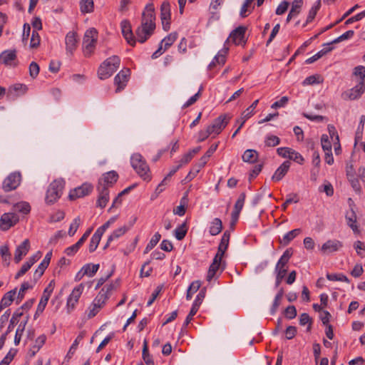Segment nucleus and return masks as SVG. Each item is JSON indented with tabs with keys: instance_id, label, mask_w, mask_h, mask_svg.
Returning <instances> with one entry per match:
<instances>
[{
	"instance_id": "16",
	"label": "nucleus",
	"mask_w": 365,
	"mask_h": 365,
	"mask_svg": "<svg viewBox=\"0 0 365 365\" xmlns=\"http://www.w3.org/2000/svg\"><path fill=\"white\" fill-rule=\"evenodd\" d=\"M52 283H53V281H51L48 286L44 289L43 291V295L41 298V300L38 303V307H37V309H36V314H35V317H36L37 314H41L43 312L47 303H48V301L49 299V297L51 296V292H53V287L52 286Z\"/></svg>"
},
{
	"instance_id": "27",
	"label": "nucleus",
	"mask_w": 365,
	"mask_h": 365,
	"mask_svg": "<svg viewBox=\"0 0 365 365\" xmlns=\"http://www.w3.org/2000/svg\"><path fill=\"white\" fill-rule=\"evenodd\" d=\"M302 232L301 229L297 228L294 229L290 232H288L285 234L282 239H279L280 244L284 246L287 245L292 240H294L297 236H298Z\"/></svg>"
},
{
	"instance_id": "40",
	"label": "nucleus",
	"mask_w": 365,
	"mask_h": 365,
	"mask_svg": "<svg viewBox=\"0 0 365 365\" xmlns=\"http://www.w3.org/2000/svg\"><path fill=\"white\" fill-rule=\"evenodd\" d=\"M85 275H88L89 277H93L98 270L99 264H86L82 267Z\"/></svg>"
},
{
	"instance_id": "35",
	"label": "nucleus",
	"mask_w": 365,
	"mask_h": 365,
	"mask_svg": "<svg viewBox=\"0 0 365 365\" xmlns=\"http://www.w3.org/2000/svg\"><path fill=\"white\" fill-rule=\"evenodd\" d=\"M142 355L143 359L147 365H154V361L153 360L152 356L149 354L148 351V343L146 340H145L143 342Z\"/></svg>"
},
{
	"instance_id": "63",
	"label": "nucleus",
	"mask_w": 365,
	"mask_h": 365,
	"mask_svg": "<svg viewBox=\"0 0 365 365\" xmlns=\"http://www.w3.org/2000/svg\"><path fill=\"white\" fill-rule=\"evenodd\" d=\"M288 158L290 160H294L299 163H302L304 161L302 156L292 148L290 149L289 154H288Z\"/></svg>"
},
{
	"instance_id": "28",
	"label": "nucleus",
	"mask_w": 365,
	"mask_h": 365,
	"mask_svg": "<svg viewBox=\"0 0 365 365\" xmlns=\"http://www.w3.org/2000/svg\"><path fill=\"white\" fill-rule=\"evenodd\" d=\"M228 47H225L210 63L209 68L212 69L217 63L223 65L225 63V54L227 53Z\"/></svg>"
},
{
	"instance_id": "4",
	"label": "nucleus",
	"mask_w": 365,
	"mask_h": 365,
	"mask_svg": "<svg viewBox=\"0 0 365 365\" xmlns=\"http://www.w3.org/2000/svg\"><path fill=\"white\" fill-rule=\"evenodd\" d=\"M65 182L62 179L53 180L49 185L45 197L46 203L52 205L55 203L62 195Z\"/></svg>"
},
{
	"instance_id": "61",
	"label": "nucleus",
	"mask_w": 365,
	"mask_h": 365,
	"mask_svg": "<svg viewBox=\"0 0 365 365\" xmlns=\"http://www.w3.org/2000/svg\"><path fill=\"white\" fill-rule=\"evenodd\" d=\"M205 292H206L205 288H203L200 291V292L197 295L196 299H195V301L192 304V306L196 305V308L199 309L200 304H202V302L205 297Z\"/></svg>"
},
{
	"instance_id": "34",
	"label": "nucleus",
	"mask_w": 365,
	"mask_h": 365,
	"mask_svg": "<svg viewBox=\"0 0 365 365\" xmlns=\"http://www.w3.org/2000/svg\"><path fill=\"white\" fill-rule=\"evenodd\" d=\"M222 229V223L220 219L215 218L210 227V233L211 235H218Z\"/></svg>"
},
{
	"instance_id": "14",
	"label": "nucleus",
	"mask_w": 365,
	"mask_h": 365,
	"mask_svg": "<svg viewBox=\"0 0 365 365\" xmlns=\"http://www.w3.org/2000/svg\"><path fill=\"white\" fill-rule=\"evenodd\" d=\"M121 31L123 36L127 41V42L132 46H134L136 43V39L133 36V34L131 29V25L128 20H123L120 23Z\"/></svg>"
},
{
	"instance_id": "50",
	"label": "nucleus",
	"mask_w": 365,
	"mask_h": 365,
	"mask_svg": "<svg viewBox=\"0 0 365 365\" xmlns=\"http://www.w3.org/2000/svg\"><path fill=\"white\" fill-rule=\"evenodd\" d=\"M253 115L254 113L247 108L241 113V117L236 120V123L240 124V126H243L245 121L250 118H251Z\"/></svg>"
},
{
	"instance_id": "31",
	"label": "nucleus",
	"mask_w": 365,
	"mask_h": 365,
	"mask_svg": "<svg viewBox=\"0 0 365 365\" xmlns=\"http://www.w3.org/2000/svg\"><path fill=\"white\" fill-rule=\"evenodd\" d=\"M321 7V0H318L315 2L314 5L309 10L308 16L307 18L306 23L304 24V26H305L307 24L310 23L314 20L315 18L317 11Z\"/></svg>"
},
{
	"instance_id": "53",
	"label": "nucleus",
	"mask_w": 365,
	"mask_h": 365,
	"mask_svg": "<svg viewBox=\"0 0 365 365\" xmlns=\"http://www.w3.org/2000/svg\"><path fill=\"white\" fill-rule=\"evenodd\" d=\"M322 147L324 152H329L331 150V143L329 139V136L323 134L321 138Z\"/></svg>"
},
{
	"instance_id": "1",
	"label": "nucleus",
	"mask_w": 365,
	"mask_h": 365,
	"mask_svg": "<svg viewBox=\"0 0 365 365\" xmlns=\"http://www.w3.org/2000/svg\"><path fill=\"white\" fill-rule=\"evenodd\" d=\"M155 16L153 4L146 5L142 14L141 24L135 30L137 41L141 43L145 42L153 34L155 29Z\"/></svg>"
},
{
	"instance_id": "49",
	"label": "nucleus",
	"mask_w": 365,
	"mask_h": 365,
	"mask_svg": "<svg viewBox=\"0 0 365 365\" xmlns=\"http://www.w3.org/2000/svg\"><path fill=\"white\" fill-rule=\"evenodd\" d=\"M40 36L37 31L34 30L31 34V38L30 41V47L32 48H37L40 44Z\"/></svg>"
},
{
	"instance_id": "30",
	"label": "nucleus",
	"mask_w": 365,
	"mask_h": 365,
	"mask_svg": "<svg viewBox=\"0 0 365 365\" xmlns=\"http://www.w3.org/2000/svg\"><path fill=\"white\" fill-rule=\"evenodd\" d=\"M178 38V34L176 32L170 33L168 36L165 37L162 41L161 43L164 46V51L168 49Z\"/></svg>"
},
{
	"instance_id": "44",
	"label": "nucleus",
	"mask_w": 365,
	"mask_h": 365,
	"mask_svg": "<svg viewBox=\"0 0 365 365\" xmlns=\"http://www.w3.org/2000/svg\"><path fill=\"white\" fill-rule=\"evenodd\" d=\"M108 296L106 293L104 292V288H103L96 297L93 300V304H96L98 307L101 308L103 304H104Z\"/></svg>"
},
{
	"instance_id": "24",
	"label": "nucleus",
	"mask_w": 365,
	"mask_h": 365,
	"mask_svg": "<svg viewBox=\"0 0 365 365\" xmlns=\"http://www.w3.org/2000/svg\"><path fill=\"white\" fill-rule=\"evenodd\" d=\"M16 58L15 50H6L0 54V63L4 65H11V62Z\"/></svg>"
},
{
	"instance_id": "45",
	"label": "nucleus",
	"mask_w": 365,
	"mask_h": 365,
	"mask_svg": "<svg viewBox=\"0 0 365 365\" xmlns=\"http://www.w3.org/2000/svg\"><path fill=\"white\" fill-rule=\"evenodd\" d=\"M161 235L159 232H156L151 238L148 244L145 247V252H148L151 250L160 241Z\"/></svg>"
},
{
	"instance_id": "38",
	"label": "nucleus",
	"mask_w": 365,
	"mask_h": 365,
	"mask_svg": "<svg viewBox=\"0 0 365 365\" xmlns=\"http://www.w3.org/2000/svg\"><path fill=\"white\" fill-rule=\"evenodd\" d=\"M230 238V234L228 231H225L221 238L220 245L218 246L219 251L225 252L228 247L229 242Z\"/></svg>"
},
{
	"instance_id": "9",
	"label": "nucleus",
	"mask_w": 365,
	"mask_h": 365,
	"mask_svg": "<svg viewBox=\"0 0 365 365\" xmlns=\"http://www.w3.org/2000/svg\"><path fill=\"white\" fill-rule=\"evenodd\" d=\"M231 117L227 115H221L207 128L212 133L218 135L226 127Z\"/></svg>"
},
{
	"instance_id": "37",
	"label": "nucleus",
	"mask_w": 365,
	"mask_h": 365,
	"mask_svg": "<svg viewBox=\"0 0 365 365\" xmlns=\"http://www.w3.org/2000/svg\"><path fill=\"white\" fill-rule=\"evenodd\" d=\"M0 254L6 266H9L11 258L9 248L7 245H3L0 247Z\"/></svg>"
},
{
	"instance_id": "32",
	"label": "nucleus",
	"mask_w": 365,
	"mask_h": 365,
	"mask_svg": "<svg viewBox=\"0 0 365 365\" xmlns=\"http://www.w3.org/2000/svg\"><path fill=\"white\" fill-rule=\"evenodd\" d=\"M245 193L242 192L237 200L235 202V205L234 206V210L232 211V214H235L236 215H239L240 214L241 210H242V207L244 206L245 200Z\"/></svg>"
},
{
	"instance_id": "43",
	"label": "nucleus",
	"mask_w": 365,
	"mask_h": 365,
	"mask_svg": "<svg viewBox=\"0 0 365 365\" xmlns=\"http://www.w3.org/2000/svg\"><path fill=\"white\" fill-rule=\"evenodd\" d=\"M187 231V228L186 223L184 222L175 230V237L177 240H182L185 237Z\"/></svg>"
},
{
	"instance_id": "17",
	"label": "nucleus",
	"mask_w": 365,
	"mask_h": 365,
	"mask_svg": "<svg viewBox=\"0 0 365 365\" xmlns=\"http://www.w3.org/2000/svg\"><path fill=\"white\" fill-rule=\"evenodd\" d=\"M130 74V70H122L120 71L115 77L114 83L115 85L117 86L116 92H120L123 90L127 82L128 81V76Z\"/></svg>"
},
{
	"instance_id": "58",
	"label": "nucleus",
	"mask_w": 365,
	"mask_h": 365,
	"mask_svg": "<svg viewBox=\"0 0 365 365\" xmlns=\"http://www.w3.org/2000/svg\"><path fill=\"white\" fill-rule=\"evenodd\" d=\"M284 314L287 319H292L297 316V309L294 306L290 305L285 309Z\"/></svg>"
},
{
	"instance_id": "39",
	"label": "nucleus",
	"mask_w": 365,
	"mask_h": 365,
	"mask_svg": "<svg viewBox=\"0 0 365 365\" xmlns=\"http://www.w3.org/2000/svg\"><path fill=\"white\" fill-rule=\"evenodd\" d=\"M23 315V312L20 309H17L13 314L9 324L7 327L6 332L10 333L14 327V325L18 323L19 319Z\"/></svg>"
},
{
	"instance_id": "7",
	"label": "nucleus",
	"mask_w": 365,
	"mask_h": 365,
	"mask_svg": "<svg viewBox=\"0 0 365 365\" xmlns=\"http://www.w3.org/2000/svg\"><path fill=\"white\" fill-rule=\"evenodd\" d=\"M84 287V284H80L72 290L71 294L68 296L66 303L68 313H71L75 309L76 304L78 303L83 293Z\"/></svg>"
},
{
	"instance_id": "13",
	"label": "nucleus",
	"mask_w": 365,
	"mask_h": 365,
	"mask_svg": "<svg viewBox=\"0 0 365 365\" xmlns=\"http://www.w3.org/2000/svg\"><path fill=\"white\" fill-rule=\"evenodd\" d=\"M93 190V186L88 183H84L81 186L71 190L69 193V199L74 200L88 195Z\"/></svg>"
},
{
	"instance_id": "51",
	"label": "nucleus",
	"mask_w": 365,
	"mask_h": 365,
	"mask_svg": "<svg viewBox=\"0 0 365 365\" xmlns=\"http://www.w3.org/2000/svg\"><path fill=\"white\" fill-rule=\"evenodd\" d=\"M31 288L32 285H30L29 282H24V283L21 284V288L19 291L17 296V303L21 302L24 299L26 291Z\"/></svg>"
},
{
	"instance_id": "8",
	"label": "nucleus",
	"mask_w": 365,
	"mask_h": 365,
	"mask_svg": "<svg viewBox=\"0 0 365 365\" xmlns=\"http://www.w3.org/2000/svg\"><path fill=\"white\" fill-rule=\"evenodd\" d=\"M247 28L245 26H238L235 29H234L230 34L229 38L226 40L225 43V46L227 43L230 41V39L235 44V45H245L247 40L245 38V31Z\"/></svg>"
},
{
	"instance_id": "2",
	"label": "nucleus",
	"mask_w": 365,
	"mask_h": 365,
	"mask_svg": "<svg viewBox=\"0 0 365 365\" xmlns=\"http://www.w3.org/2000/svg\"><path fill=\"white\" fill-rule=\"evenodd\" d=\"M118 175L115 171H109L102 175L98 180L97 190L98 197L96 205L101 208L106 206L109 201V187H112L118 180Z\"/></svg>"
},
{
	"instance_id": "11",
	"label": "nucleus",
	"mask_w": 365,
	"mask_h": 365,
	"mask_svg": "<svg viewBox=\"0 0 365 365\" xmlns=\"http://www.w3.org/2000/svg\"><path fill=\"white\" fill-rule=\"evenodd\" d=\"M21 174L19 173H13L10 174L3 182V189L6 192L15 190L20 184Z\"/></svg>"
},
{
	"instance_id": "41",
	"label": "nucleus",
	"mask_w": 365,
	"mask_h": 365,
	"mask_svg": "<svg viewBox=\"0 0 365 365\" xmlns=\"http://www.w3.org/2000/svg\"><path fill=\"white\" fill-rule=\"evenodd\" d=\"M27 321L28 319H26V321L24 322H21L16 331V334H15V337H14V344L16 345H18L21 341V336L23 334V332L25 329V327H26V323H27Z\"/></svg>"
},
{
	"instance_id": "20",
	"label": "nucleus",
	"mask_w": 365,
	"mask_h": 365,
	"mask_svg": "<svg viewBox=\"0 0 365 365\" xmlns=\"http://www.w3.org/2000/svg\"><path fill=\"white\" fill-rule=\"evenodd\" d=\"M365 91V81H359V83L348 91L346 95L350 100H355L359 98Z\"/></svg>"
},
{
	"instance_id": "42",
	"label": "nucleus",
	"mask_w": 365,
	"mask_h": 365,
	"mask_svg": "<svg viewBox=\"0 0 365 365\" xmlns=\"http://www.w3.org/2000/svg\"><path fill=\"white\" fill-rule=\"evenodd\" d=\"M220 264L212 262L210 264L207 274L206 277L207 281L210 282L213 278L217 276V272L220 269Z\"/></svg>"
},
{
	"instance_id": "22",
	"label": "nucleus",
	"mask_w": 365,
	"mask_h": 365,
	"mask_svg": "<svg viewBox=\"0 0 365 365\" xmlns=\"http://www.w3.org/2000/svg\"><path fill=\"white\" fill-rule=\"evenodd\" d=\"M136 220L137 217H134L133 222L129 226L123 225L115 230L108 237V242H111L113 240H117L125 234L130 230V227L136 222Z\"/></svg>"
},
{
	"instance_id": "23",
	"label": "nucleus",
	"mask_w": 365,
	"mask_h": 365,
	"mask_svg": "<svg viewBox=\"0 0 365 365\" xmlns=\"http://www.w3.org/2000/svg\"><path fill=\"white\" fill-rule=\"evenodd\" d=\"M16 294V289H12L6 292L0 302V312L6 307L10 306L14 299Z\"/></svg>"
},
{
	"instance_id": "47",
	"label": "nucleus",
	"mask_w": 365,
	"mask_h": 365,
	"mask_svg": "<svg viewBox=\"0 0 365 365\" xmlns=\"http://www.w3.org/2000/svg\"><path fill=\"white\" fill-rule=\"evenodd\" d=\"M47 267L48 266H46V264H44L43 263L41 262V264L38 265V267L34 273V283H36L40 279V277L43 275Z\"/></svg>"
},
{
	"instance_id": "25",
	"label": "nucleus",
	"mask_w": 365,
	"mask_h": 365,
	"mask_svg": "<svg viewBox=\"0 0 365 365\" xmlns=\"http://www.w3.org/2000/svg\"><path fill=\"white\" fill-rule=\"evenodd\" d=\"M86 331L85 330H83L79 333V334L78 335L76 339L74 340L73 344L70 347V349L67 353V355H66V357L68 359H71L72 357V356L74 354L79 343L86 336Z\"/></svg>"
},
{
	"instance_id": "5",
	"label": "nucleus",
	"mask_w": 365,
	"mask_h": 365,
	"mask_svg": "<svg viewBox=\"0 0 365 365\" xmlns=\"http://www.w3.org/2000/svg\"><path fill=\"white\" fill-rule=\"evenodd\" d=\"M131 165L143 180H149L150 179L149 167L140 154L135 153L132 155Z\"/></svg>"
},
{
	"instance_id": "12",
	"label": "nucleus",
	"mask_w": 365,
	"mask_h": 365,
	"mask_svg": "<svg viewBox=\"0 0 365 365\" xmlns=\"http://www.w3.org/2000/svg\"><path fill=\"white\" fill-rule=\"evenodd\" d=\"M160 19L163 29L165 31L169 30L170 25V5L167 1L163 2L160 6Z\"/></svg>"
},
{
	"instance_id": "19",
	"label": "nucleus",
	"mask_w": 365,
	"mask_h": 365,
	"mask_svg": "<svg viewBox=\"0 0 365 365\" xmlns=\"http://www.w3.org/2000/svg\"><path fill=\"white\" fill-rule=\"evenodd\" d=\"M66 51L72 55L78 45L77 34L73 31L68 32L65 38Z\"/></svg>"
},
{
	"instance_id": "26",
	"label": "nucleus",
	"mask_w": 365,
	"mask_h": 365,
	"mask_svg": "<svg viewBox=\"0 0 365 365\" xmlns=\"http://www.w3.org/2000/svg\"><path fill=\"white\" fill-rule=\"evenodd\" d=\"M259 157L258 153L253 149H248L245 151L242 156V160L245 163H255Z\"/></svg>"
},
{
	"instance_id": "59",
	"label": "nucleus",
	"mask_w": 365,
	"mask_h": 365,
	"mask_svg": "<svg viewBox=\"0 0 365 365\" xmlns=\"http://www.w3.org/2000/svg\"><path fill=\"white\" fill-rule=\"evenodd\" d=\"M253 1L254 0H245L240 11V16L242 17H246L248 16L249 14L251 13V11H250L248 8L250 6Z\"/></svg>"
},
{
	"instance_id": "64",
	"label": "nucleus",
	"mask_w": 365,
	"mask_h": 365,
	"mask_svg": "<svg viewBox=\"0 0 365 365\" xmlns=\"http://www.w3.org/2000/svg\"><path fill=\"white\" fill-rule=\"evenodd\" d=\"M354 247L356 251V253L360 257H363L364 256V253H363L361 251L365 252V245L364 242L358 240L354 242Z\"/></svg>"
},
{
	"instance_id": "33",
	"label": "nucleus",
	"mask_w": 365,
	"mask_h": 365,
	"mask_svg": "<svg viewBox=\"0 0 365 365\" xmlns=\"http://www.w3.org/2000/svg\"><path fill=\"white\" fill-rule=\"evenodd\" d=\"M101 237H102V235L100 234L99 232H98L97 231H96V232L93 235V236L91 239V241H90L89 247H88L90 252H93L96 250V248L98 247L99 242L101 240Z\"/></svg>"
},
{
	"instance_id": "36",
	"label": "nucleus",
	"mask_w": 365,
	"mask_h": 365,
	"mask_svg": "<svg viewBox=\"0 0 365 365\" xmlns=\"http://www.w3.org/2000/svg\"><path fill=\"white\" fill-rule=\"evenodd\" d=\"M93 6V0H81L80 1L81 11L83 14L92 12Z\"/></svg>"
},
{
	"instance_id": "52",
	"label": "nucleus",
	"mask_w": 365,
	"mask_h": 365,
	"mask_svg": "<svg viewBox=\"0 0 365 365\" xmlns=\"http://www.w3.org/2000/svg\"><path fill=\"white\" fill-rule=\"evenodd\" d=\"M303 1L302 0H294L292 2L291 10L289 11L293 15L297 16L301 11V8L302 6Z\"/></svg>"
},
{
	"instance_id": "46",
	"label": "nucleus",
	"mask_w": 365,
	"mask_h": 365,
	"mask_svg": "<svg viewBox=\"0 0 365 365\" xmlns=\"http://www.w3.org/2000/svg\"><path fill=\"white\" fill-rule=\"evenodd\" d=\"M27 91V86L24 84L16 83L11 86L9 89V93H12L13 91L18 93V94H24Z\"/></svg>"
},
{
	"instance_id": "15",
	"label": "nucleus",
	"mask_w": 365,
	"mask_h": 365,
	"mask_svg": "<svg viewBox=\"0 0 365 365\" xmlns=\"http://www.w3.org/2000/svg\"><path fill=\"white\" fill-rule=\"evenodd\" d=\"M343 247L341 241L337 240H329L321 247V252L324 254H329L339 250Z\"/></svg>"
},
{
	"instance_id": "29",
	"label": "nucleus",
	"mask_w": 365,
	"mask_h": 365,
	"mask_svg": "<svg viewBox=\"0 0 365 365\" xmlns=\"http://www.w3.org/2000/svg\"><path fill=\"white\" fill-rule=\"evenodd\" d=\"M346 220L347 225L352 229L354 232H359L358 226L356 225V215L355 212L351 210L350 214H346Z\"/></svg>"
},
{
	"instance_id": "48",
	"label": "nucleus",
	"mask_w": 365,
	"mask_h": 365,
	"mask_svg": "<svg viewBox=\"0 0 365 365\" xmlns=\"http://www.w3.org/2000/svg\"><path fill=\"white\" fill-rule=\"evenodd\" d=\"M264 143L268 147H274L279 144L280 139L276 135H269L267 136Z\"/></svg>"
},
{
	"instance_id": "54",
	"label": "nucleus",
	"mask_w": 365,
	"mask_h": 365,
	"mask_svg": "<svg viewBox=\"0 0 365 365\" xmlns=\"http://www.w3.org/2000/svg\"><path fill=\"white\" fill-rule=\"evenodd\" d=\"M15 210L24 214H28L31 210V206L28 202H21L15 205Z\"/></svg>"
},
{
	"instance_id": "55",
	"label": "nucleus",
	"mask_w": 365,
	"mask_h": 365,
	"mask_svg": "<svg viewBox=\"0 0 365 365\" xmlns=\"http://www.w3.org/2000/svg\"><path fill=\"white\" fill-rule=\"evenodd\" d=\"M81 222V219L79 217H76L73 222L71 224L68 234L69 236H73L75 233L77 232Z\"/></svg>"
},
{
	"instance_id": "62",
	"label": "nucleus",
	"mask_w": 365,
	"mask_h": 365,
	"mask_svg": "<svg viewBox=\"0 0 365 365\" xmlns=\"http://www.w3.org/2000/svg\"><path fill=\"white\" fill-rule=\"evenodd\" d=\"M353 74L360 78L359 81H365V67L363 66H358L354 68Z\"/></svg>"
},
{
	"instance_id": "60",
	"label": "nucleus",
	"mask_w": 365,
	"mask_h": 365,
	"mask_svg": "<svg viewBox=\"0 0 365 365\" xmlns=\"http://www.w3.org/2000/svg\"><path fill=\"white\" fill-rule=\"evenodd\" d=\"M39 70H40L39 66L36 62L33 61L30 63L29 75L33 79H34L37 77V76L39 73Z\"/></svg>"
},
{
	"instance_id": "56",
	"label": "nucleus",
	"mask_w": 365,
	"mask_h": 365,
	"mask_svg": "<svg viewBox=\"0 0 365 365\" xmlns=\"http://www.w3.org/2000/svg\"><path fill=\"white\" fill-rule=\"evenodd\" d=\"M312 319L307 313H303L300 315L299 317V324L302 326H304L307 324H309V326L307 327V331H309L311 330V326H312Z\"/></svg>"
},
{
	"instance_id": "3",
	"label": "nucleus",
	"mask_w": 365,
	"mask_h": 365,
	"mask_svg": "<svg viewBox=\"0 0 365 365\" xmlns=\"http://www.w3.org/2000/svg\"><path fill=\"white\" fill-rule=\"evenodd\" d=\"M120 59L118 56H113L104 61L98 70L100 79L104 80L110 77L119 68Z\"/></svg>"
},
{
	"instance_id": "10",
	"label": "nucleus",
	"mask_w": 365,
	"mask_h": 365,
	"mask_svg": "<svg viewBox=\"0 0 365 365\" xmlns=\"http://www.w3.org/2000/svg\"><path fill=\"white\" fill-rule=\"evenodd\" d=\"M18 222L19 217L16 214L13 212L4 213L0 218V229L4 231L8 230Z\"/></svg>"
},
{
	"instance_id": "18",
	"label": "nucleus",
	"mask_w": 365,
	"mask_h": 365,
	"mask_svg": "<svg viewBox=\"0 0 365 365\" xmlns=\"http://www.w3.org/2000/svg\"><path fill=\"white\" fill-rule=\"evenodd\" d=\"M30 249V242L26 239L21 245H19L15 251L14 260L16 263H19L26 256Z\"/></svg>"
},
{
	"instance_id": "57",
	"label": "nucleus",
	"mask_w": 365,
	"mask_h": 365,
	"mask_svg": "<svg viewBox=\"0 0 365 365\" xmlns=\"http://www.w3.org/2000/svg\"><path fill=\"white\" fill-rule=\"evenodd\" d=\"M327 278L330 281H341L345 282H349L346 276L344 274H327Z\"/></svg>"
},
{
	"instance_id": "21",
	"label": "nucleus",
	"mask_w": 365,
	"mask_h": 365,
	"mask_svg": "<svg viewBox=\"0 0 365 365\" xmlns=\"http://www.w3.org/2000/svg\"><path fill=\"white\" fill-rule=\"evenodd\" d=\"M291 163L289 161L284 162L275 171L272 177V180L274 181H279L288 172Z\"/></svg>"
},
{
	"instance_id": "6",
	"label": "nucleus",
	"mask_w": 365,
	"mask_h": 365,
	"mask_svg": "<svg viewBox=\"0 0 365 365\" xmlns=\"http://www.w3.org/2000/svg\"><path fill=\"white\" fill-rule=\"evenodd\" d=\"M98 40V31L94 28L88 29L83 39V49L85 56H90L96 48Z\"/></svg>"
}]
</instances>
